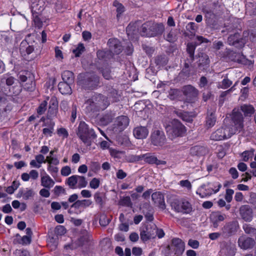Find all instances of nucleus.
<instances>
[{
	"label": "nucleus",
	"instance_id": "f257e3e1",
	"mask_svg": "<svg viewBox=\"0 0 256 256\" xmlns=\"http://www.w3.org/2000/svg\"><path fill=\"white\" fill-rule=\"evenodd\" d=\"M164 30L165 26L162 23L148 21L142 25L140 33L142 36L156 37L162 36Z\"/></svg>",
	"mask_w": 256,
	"mask_h": 256
},
{
	"label": "nucleus",
	"instance_id": "f03ea898",
	"mask_svg": "<svg viewBox=\"0 0 256 256\" xmlns=\"http://www.w3.org/2000/svg\"><path fill=\"white\" fill-rule=\"evenodd\" d=\"M78 84L85 90H93L98 88L100 78L93 73L80 74L78 76Z\"/></svg>",
	"mask_w": 256,
	"mask_h": 256
},
{
	"label": "nucleus",
	"instance_id": "7ed1b4c3",
	"mask_svg": "<svg viewBox=\"0 0 256 256\" xmlns=\"http://www.w3.org/2000/svg\"><path fill=\"white\" fill-rule=\"evenodd\" d=\"M76 134L80 140L86 146H90L92 140L96 138V135L92 128L83 121H81L78 128Z\"/></svg>",
	"mask_w": 256,
	"mask_h": 256
},
{
	"label": "nucleus",
	"instance_id": "20e7f679",
	"mask_svg": "<svg viewBox=\"0 0 256 256\" xmlns=\"http://www.w3.org/2000/svg\"><path fill=\"white\" fill-rule=\"evenodd\" d=\"M166 130L168 138L172 140L184 136L186 131L185 126L176 119L172 120L170 124L166 127Z\"/></svg>",
	"mask_w": 256,
	"mask_h": 256
},
{
	"label": "nucleus",
	"instance_id": "39448f33",
	"mask_svg": "<svg viewBox=\"0 0 256 256\" xmlns=\"http://www.w3.org/2000/svg\"><path fill=\"white\" fill-rule=\"evenodd\" d=\"M221 187V184L218 182H207L202 184L198 188L196 194L201 198H204L218 192Z\"/></svg>",
	"mask_w": 256,
	"mask_h": 256
},
{
	"label": "nucleus",
	"instance_id": "423d86ee",
	"mask_svg": "<svg viewBox=\"0 0 256 256\" xmlns=\"http://www.w3.org/2000/svg\"><path fill=\"white\" fill-rule=\"evenodd\" d=\"M171 206L176 212L183 214H190L194 211L192 204L185 199L174 200L172 202Z\"/></svg>",
	"mask_w": 256,
	"mask_h": 256
},
{
	"label": "nucleus",
	"instance_id": "0eeeda50",
	"mask_svg": "<svg viewBox=\"0 0 256 256\" xmlns=\"http://www.w3.org/2000/svg\"><path fill=\"white\" fill-rule=\"evenodd\" d=\"M20 50L22 55L28 61L34 60L39 54L37 50H34V46L29 45L26 40L20 43Z\"/></svg>",
	"mask_w": 256,
	"mask_h": 256
},
{
	"label": "nucleus",
	"instance_id": "6e6552de",
	"mask_svg": "<svg viewBox=\"0 0 256 256\" xmlns=\"http://www.w3.org/2000/svg\"><path fill=\"white\" fill-rule=\"evenodd\" d=\"M234 134V130H231L229 126H224L213 132L210 139L215 141L222 140L230 138Z\"/></svg>",
	"mask_w": 256,
	"mask_h": 256
},
{
	"label": "nucleus",
	"instance_id": "1a4fd4ad",
	"mask_svg": "<svg viewBox=\"0 0 256 256\" xmlns=\"http://www.w3.org/2000/svg\"><path fill=\"white\" fill-rule=\"evenodd\" d=\"M156 225L150 222L142 227L140 229V237L143 242L156 238Z\"/></svg>",
	"mask_w": 256,
	"mask_h": 256
},
{
	"label": "nucleus",
	"instance_id": "9d476101",
	"mask_svg": "<svg viewBox=\"0 0 256 256\" xmlns=\"http://www.w3.org/2000/svg\"><path fill=\"white\" fill-rule=\"evenodd\" d=\"M232 121L234 126H229L231 130H234V134L237 131H240L244 128V118L239 108H234L232 116Z\"/></svg>",
	"mask_w": 256,
	"mask_h": 256
},
{
	"label": "nucleus",
	"instance_id": "9b49d317",
	"mask_svg": "<svg viewBox=\"0 0 256 256\" xmlns=\"http://www.w3.org/2000/svg\"><path fill=\"white\" fill-rule=\"evenodd\" d=\"M151 144L156 146L162 147L166 144V137L163 131L154 130L150 136Z\"/></svg>",
	"mask_w": 256,
	"mask_h": 256
},
{
	"label": "nucleus",
	"instance_id": "f8f14e48",
	"mask_svg": "<svg viewBox=\"0 0 256 256\" xmlns=\"http://www.w3.org/2000/svg\"><path fill=\"white\" fill-rule=\"evenodd\" d=\"M98 112L105 110L110 104L108 98L102 94H96L91 97Z\"/></svg>",
	"mask_w": 256,
	"mask_h": 256
},
{
	"label": "nucleus",
	"instance_id": "ddd939ff",
	"mask_svg": "<svg viewBox=\"0 0 256 256\" xmlns=\"http://www.w3.org/2000/svg\"><path fill=\"white\" fill-rule=\"evenodd\" d=\"M238 224L237 222H228L222 228V234L224 236L228 237L234 234L237 231Z\"/></svg>",
	"mask_w": 256,
	"mask_h": 256
},
{
	"label": "nucleus",
	"instance_id": "4468645a",
	"mask_svg": "<svg viewBox=\"0 0 256 256\" xmlns=\"http://www.w3.org/2000/svg\"><path fill=\"white\" fill-rule=\"evenodd\" d=\"M216 106L208 108L206 116L205 126L208 128L213 127L216 124Z\"/></svg>",
	"mask_w": 256,
	"mask_h": 256
},
{
	"label": "nucleus",
	"instance_id": "2eb2a0df",
	"mask_svg": "<svg viewBox=\"0 0 256 256\" xmlns=\"http://www.w3.org/2000/svg\"><path fill=\"white\" fill-rule=\"evenodd\" d=\"M182 93L186 96L188 102H191L198 94V90L191 85L184 86L182 90Z\"/></svg>",
	"mask_w": 256,
	"mask_h": 256
},
{
	"label": "nucleus",
	"instance_id": "dca6fc26",
	"mask_svg": "<svg viewBox=\"0 0 256 256\" xmlns=\"http://www.w3.org/2000/svg\"><path fill=\"white\" fill-rule=\"evenodd\" d=\"M110 51L114 54H119L123 48L120 42L117 38H110L108 42Z\"/></svg>",
	"mask_w": 256,
	"mask_h": 256
},
{
	"label": "nucleus",
	"instance_id": "f3484780",
	"mask_svg": "<svg viewBox=\"0 0 256 256\" xmlns=\"http://www.w3.org/2000/svg\"><path fill=\"white\" fill-rule=\"evenodd\" d=\"M184 243L179 238H174L172 240L171 247L174 251V254L176 256H180L182 254L184 250Z\"/></svg>",
	"mask_w": 256,
	"mask_h": 256
},
{
	"label": "nucleus",
	"instance_id": "a211bd4d",
	"mask_svg": "<svg viewBox=\"0 0 256 256\" xmlns=\"http://www.w3.org/2000/svg\"><path fill=\"white\" fill-rule=\"evenodd\" d=\"M240 214L246 222L252 221L253 218L252 210L248 205L242 206L240 208Z\"/></svg>",
	"mask_w": 256,
	"mask_h": 256
},
{
	"label": "nucleus",
	"instance_id": "6ab92c4d",
	"mask_svg": "<svg viewBox=\"0 0 256 256\" xmlns=\"http://www.w3.org/2000/svg\"><path fill=\"white\" fill-rule=\"evenodd\" d=\"M255 244V240L251 238L240 236L238 240L239 246L244 250L252 248Z\"/></svg>",
	"mask_w": 256,
	"mask_h": 256
},
{
	"label": "nucleus",
	"instance_id": "aec40b11",
	"mask_svg": "<svg viewBox=\"0 0 256 256\" xmlns=\"http://www.w3.org/2000/svg\"><path fill=\"white\" fill-rule=\"evenodd\" d=\"M228 43L229 45L234 46L237 48H241L244 46V42L239 33L235 32L230 35L228 38Z\"/></svg>",
	"mask_w": 256,
	"mask_h": 256
},
{
	"label": "nucleus",
	"instance_id": "412c9836",
	"mask_svg": "<svg viewBox=\"0 0 256 256\" xmlns=\"http://www.w3.org/2000/svg\"><path fill=\"white\" fill-rule=\"evenodd\" d=\"M142 160L149 164H155L157 166L164 165L166 164V162L164 160H159L152 153H146L142 154Z\"/></svg>",
	"mask_w": 256,
	"mask_h": 256
},
{
	"label": "nucleus",
	"instance_id": "4be33fe9",
	"mask_svg": "<svg viewBox=\"0 0 256 256\" xmlns=\"http://www.w3.org/2000/svg\"><path fill=\"white\" fill-rule=\"evenodd\" d=\"M226 218V216L220 212H214L210 215V220L214 228H217L219 226V222L224 221Z\"/></svg>",
	"mask_w": 256,
	"mask_h": 256
},
{
	"label": "nucleus",
	"instance_id": "5701e85b",
	"mask_svg": "<svg viewBox=\"0 0 256 256\" xmlns=\"http://www.w3.org/2000/svg\"><path fill=\"white\" fill-rule=\"evenodd\" d=\"M152 200L159 208L164 210L166 206L164 195L160 192H156L152 194Z\"/></svg>",
	"mask_w": 256,
	"mask_h": 256
},
{
	"label": "nucleus",
	"instance_id": "b1692460",
	"mask_svg": "<svg viewBox=\"0 0 256 256\" xmlns=\"http://www.w3.org/2000/svg\"><path fill=\"white\" fill-rule=\"evenodd\" d=\"M229 56L232 60L244 65L250 66L253 64V62L246 59L243 55L238 52H232L230 54Z\"/></svg>",
	"mask_w": 256,
	"mask_h": 256
},
{
	"label": "nucleus",
	"instance_id": "393cba45",
	"mask_svg": "<svg viewBox=\"0 0 256 256\" xmlns=\"http://www.w3.org/2000/svg\"><path fill=\"white\" fill-rule=\"evenodd\" d=\"M134 135L136 138H146L148 134V130L146 126H138L134 128Z\"/></svg>",
	"mask_w": 256,
	"mask_h": 256
},
{
	"label": "nucleus",
	"instance_id": "a878e982",
	"mask_svg": "<svg viewBox=\"0 0 256 256\" xmlns=\"http://www.w3.org/2000/svg\"><path fill=\"white\" fill-rule=\"evenodd\" d=\"M54 181L47 174L45 173L44 175L41 176L40 184L44 188L50 189L54 186Z\"/></svg>",
	"mask_w": 256,
	"mask_h": 256
},
{
	"label": "nucleus",
	"instance_id": "bb28decb",
	"mask_svg": "<svg viewBox=\"0 0 256 256\" xmlns=\"http://www.w3.org/2000/svg\"><path fill=\"white\" fill-rule=\"evenodd\" d=\"M84 106L85 112L87 114L92 115L93 113L98 112L95 104L91 98L85 102Z\"/></svg>",
	"mask_w": 256,
	"mask_h": 256
},
{
	"label": "nucleus",
	"instance_id": "cd10ccee",
	"mask_svg": "<svg viewBox=\"0 0 256 256\" xmlns=\"http://www.w3.org/2000/svg\"><path fill=\"white\" fill-rule=\"evenodd\" d=\"M129 124V118L125 116H121L116 118V125L120 130H124Z\"/></svg>",
	"mask_w": 256,
	"mask_h": 256
},
{
	"label": "nucleus",
	"instance_id": "c85d7f7f",
	"mask_svg": "<svg viewBox=\"0 0 256 256\" xmlns=\"http://www.w3.org/2000/svg\"><path fill=\"white\" fill-rule=\"evenodd\" d=\"M164 39L170 42H174L177 40L176 33L174 30L169 28L164 34Z\"/></svg>",
	"mask_w": 256,
	"mask_h": 256
},
{
	"label": "nucleus",
	"instance_id": "c756f323",
	"mask_svg": "<svg viewBox=\"0 0 256 256\" xmlns=\"http://www.w3.org/2000/svg\"><path fill=\"white\" fill-rule=\"evenodd\" d=\"M70 83L62 82L58 84L59 91L62 94H70L72 92Z\"/></svg>",
	"mask_w": 256,
	"mask_h": 256
},
{
	"label": "nucleus",
	"instance_id": "7c9ffc66",
	"mask_svg": "<svg viewBox=\"0 0 256 256\" xmlns=\"http://www.w3.org/2000/svg\"><path fill=\"white\" fill-rule=\"evenodd\" d=\"M92 202L90 200H77L71 206V208L78 209L80 208H86L88 207L92 204Z\"/></svg>",
	"mask_w": 256,
	"mask_h": 256
},
{
	"label": "nucleus",
	"instance_id": "2f4dec72",
	"mask_svg": "<svg viewBox=\"0 0 256 256\" xmlns=\"http://www.w3.org/2000/svg\"><path fill=\"white\" fill-rule=\"evenodd\" d=\"M174 113L183 121L191 122L193 120L192 117L190 115L188 112H184L182 110H176L174 112Z\"/></svg>",
	"mask_w": 256,
	"mask_h": 256
},
{
	"label": "nucleus",
	"instance_id": "473e14b6",
	"mask_svg": "<svg viewBox=\"0 0 256 256\" xmlns=\"http://www.w3.org/2000/svg\"><path fill=\"white\" fill-rule=\"evenodd\" d=\"M98 68L105 79L110 80L112 78L110 68L107 64H104L102 67L98 66Z\"/></svg>",
	"mask_w": 256,
	"mask_h": 256
},
{
	"label": "nucleus",
	"instance_id": "72a5a7b5",
	"mask_svg": "<svg viewBox=\"0 0 256 256\" xmlns=\"http://www.w3.org/2000/svg\"><path fill=\"white\" fill-rule=\"evenodd\" d=\"M239 110L244 114L245 116H250L254 112V108L250 105L244 104Z\"/></svg>",
	"mask_w": 256,
	"mask_h": 256
},
{
	"label": "nucleus",
	"instance_id": "f704fd0d",
	"mask_svg": "<svg viewBox=\"0 0 256 256\" xmlns=\"http://www.w3.org/2000/svg\"><path fill=\"white\" fill-rule=\"evenodd\" d=\"M62 78L64 82L72 84L74 81V74L70 70H65L62 74Z\"/></svg>",
	"mask_w": 256,
	"mask_h": 256
},
{
	"label": "nucleus",
	"instance_id": "c9c22d12",
	"mask_svg": "<svg viewBox=\"0 0 256 256\" xmlns=\"http://www.w3.org/2000/svg\"><path fill=\"white\" fill-rule=\"evenodd\" d=\"M182 94V90L176 88H171L168 91V96L170 99L174 100L180 98Z\"/></svg>",
	"mask_w": 256,
	"mask_h": 256
},
{
	"label": "nucleus",
	"instance_id": "e433bc0d",
	"mask_svg": "<svg viewBox=\"0 0 256 256\" xmlns=\"http://www.w3.org/2000/svg\"><path fill=\"white\" fill-rule=\"evenodd\" d=\"M196 49V46L192 43H188L187 45L186 52L189 54L190 63H192L194 60V54Z\"/></svg>",
	"mask_w": 256,
	"mask_h": 256
},
{
	"label": "nucleus",
	"instance_id": "4c0bfd02",
	"mask_svg": "<svg viewBox=\"0 0 256 256\" xmlns=\"http://www.w3.org/2000/svg\"><path fill=\"white\" fill-rule=\"evenodd\" d=\"M78 175H73L66 179V184L68 185L70 188H76V184L78 182Z\"/></svg>",
	"mask_w": 256,
	"mask_h": 256
},
{
	"label": "nucleus",
	"instance_id": "58836bf2",
	"mask_svg": "<svg viewBox=\"0 0 256 256\" xmlns=\"http://www.w3.org/2000/svg\"><path fill=\"white\" fill-rule=\"evenodd\" d=\"M118 204L122 206L130 208H132V206L130 198L128 196L120 197L118 202Z\"/></svg>",
	"mask_w": 256,
	"mask_h": 256
},
{
	"label": "nucleus",
	"instance_id": "ea45409f",
	"mask_svg": "<svg viewBox=\"0 0 256 256\" xmlns=\"http://www.w3.org/2000/svg\"><path fill=\"white\" fill-rule=\"evenodd\" d=\"M18 194L20 195V196H22L24 199L27 200L34 196V192L32 189L26 188V190L20 191Z\"/></svg>",
	"mask_w": 256,
	"mask_h": 256
},
{
	"label": "nucleus",
	"instance_id": "a19ab883",
	"mask_svg": "<svg viewBox=\"0 0 256 256\" xmlns=\"http://www.w3.org/2000/svg\"><path fill=\"white\" fill-rule=\"evenodd\" d=\"M108 52L102 50H98L96 52V55L99 60L104 62V64H107V56Z\"/></svg>",
	"mask_w": 256,
	"mask_h": 256
},
{
	"label": "nucleus",
	"instance_id": "79ce46f5",
	"mask_svg": "<svg viewBox=\"0 0 256 256\" xmlns=\"http://www.w3.org/2000/svg\"><path fill=\"white\" fill-rule=\"evenodd\" d=\"M200 62L198 64L199 67L202 66L204 67L203 69L207 68L208 67L210 60L207 55L202 56L200 60Z\"/></svg>",
	"mask_w": 256,
	"mask_h": 256
},
{
	"label": "nucleus",
	"instance_id": "37998d69",
	"mask_svg": "<svg viewBox=\"0 0 256 256\" xmlns=\"http://www.w3.org/2000/svg\"><path fill=\"white\" fill-rule=\"evenodd\" d=\"M254 150L253 148L248 150H245L242 154V160L247 162L249 159L252 158L254 154Z\"/></svg>",
	"mask_w": 256,
	"mask_h": 256
},
{
	"label": "nucleus",
	"instance_id": "c03bdc74",
	"mask_svg": "<svg viewBox=\"0 0 256 256\" xmlns=\"http://www.w3.org/2000/svg\"><path fill=\"white\" fill-rule=\"evenodd\" d=\"M243 229L244 232L252 236H256V228L252 227L250 224H245L243 225Z\"/></svg>",
	"mask_w": 256,
	"mask_h": 256
},
{
	"label": "nucleus",
	"instance_id": "a18cd8bd",
	"mask_svg": "<svg viewBox=\"0 0 256 256\" xmlns=\"http://www.w3.org/2000/svg\"><path fill=\"white\" fill-rule=\"evenodd\" d=\"M54 124H55L54 122L50 121V124H48V128H44L42 130L43 134L46 136H51L54 130Z\"/></svg>",
	"mask_w": 256,
	"mask_h": 256
},
{
	"label": "nucleus",
	"instance_id": "49530a36",
	"mask_svg": "<svg viewBox=\"0 0 256 256\" xmlns=\"http://www.w3.org/2000/svg\"><path fill=\"white\" fill-rule=\"evenodd\" d=\"M77 182L78 188H85L88 184V182L84 176H78Z\"/></svg>",
	"mask_w": 256,
	"mask_h": 256
},
{
	"label": "nucleus",
	"instance_id": "de8ad7c7",
	"mask_svg": "<svg viewBox=\"0 0 256 256\" xmlns=\"http://www.w3.org/2000/svg\"><path fill=\"white\" fill-rule=\"evenodd\" d=\"M84 50L85 48L84 44L80 43L78 44L77 48L72 50V52L76 57H79Z\"/></svg>",
	"mask_w": 256,
	"mask_h": 256
},
{
	"label": "nucleus",
	"instance_id": "09e8293b",
	"mask_svg": "<svg viewBox=\"0 0 256 256\" xmlns=\"http://www.w3.org/2000/svg\"><path fill=\"white\" fill-rule=\"evenodd\" d=\"M110 221V218H108L106 214H103L100 215L99 223L101 226H106L109 224Z\"/></svg>",
	"mask_w": 256,
	"mask_h": 256
},
{
	"label": "nucleus",
	"instance_id": "8fccbe9b",
	"mask_svg": "<svg viewBox=\"0 0 256 256\" xmlns=\"http://www.w3.org/2000/svg\"><path fill=\"white\" fill-rule=\"evenodd\" d=\"M52 192L54 195L57 196H60L62 194H66L65 189L60 186H56L52 190Z\"/></svg>",
	"mask_w": 256,
	"mask_h": 256
},
{
	"label": "nucleus",
	"instance_id": "3c124183",
	"mask_svg": "<svg viewBox=\"0 0 256 256\" xmlns=\"http://www.w3.org/2000/svg\"><path fill=\"white\" fill-rule=\"evenodd\" d=\"M137 29V26L136 24L130 23L126 28V32L128 35H132L134 34V32Z\"/></svg>",
	"mask_w": 256,
	"mask_h": 256
},
{
	"label": "nucleus",
	"instance_id": "603ef678",
	"mask_svg": "<svg viewBox=\"0 0 256 256\" xmlns=\"http://www.w3.org/2000/svg\"><path fill=\"white\" fill-rule=\"evenodd\" d=\"M47 102L46 100L43 101L37 108V113L39 115L44 114L46 110Z\"/></svg>",
	"mask_w": 256,
	"mask_h": 256
},
{
	"label": "nucleus",
	"instance_id": "864d4df0",
	"mask_svg": "<svg viewBox=\"0 0 256 256\" xmlns=\"http://www.w3.org/2000/svg\"><path fill=\"white\" fill-rule=\"evenodd\" d=\"M100 185V180L98 178H93L90 182V186L93 189L98 188Z\"/></svg>",
	"mask_w": 256,
	"mask_h": 256
},
{
	"label": "nucleus",
	"instance_id": "5fc2aeb1",
	"mask_svg": "<svg viewBox=\"0 0 256 256\" xmlns=\"http://www.w3.org/2000/svg\"><path fill=\"white\" fill-rule=\"evenodd\" d=\"M142 49L148 56H152L154 52V48L153 47L147 46L146 44L142 45Z\"/></svg>",
	"mask_w": 256,
	"mask_h": 256
},
{
	"label": "nucleus",
	"instance_id": "6e6d98bb",
	"mask_svg": "<svg viewBox=\"0 0 256 256\" xmlns=\"http://www.w3.org/2000/svg\"><path fill=\"white\" fill-rule=\"evenodd\" d=\"M90 167V170L95 172H98L100 168V164L98 162H91Z\"/></svg>",
	"mask_w": 256,
	"mask_h": 256
},
{
	"label": "nucleus",
	"instance_id": "4d7b16f0",
	"mask_svg": "<svg viewBox=\"0 0 256 256\" xmlns=\"http://www.w3.org/2000/svg\"><path fill=\"white\" fill-rule=\"evenodd\" d=\"M154 62L157 66H162L166 63L165 57L164 56L160 55L156 57Z\"/></svg>",
	"mask_w": 256,
	"mask_h": 256
},
{
	"label": "nucleus",
	"instance_id": "13d9d810",
	"mask_svg": "<svg viewBox=\"0 0 256 256\" xmlns=\"http://www.w3.org/2000/svg\"><path fill=\"white\" fill-rule=\"evenodd\" d=\"M2 80H5L6 82V84L9 86L12 85L14 82V77H12V76H8L6 74H4L3 76Z\"/></svg>",
	"mask_w": 256,
	"mask_h": 256
},
{
	"label": "nucleus",
	"instance_id": "bf43d9fd",
	"mask_svg": "<svg viewBox=\"0 0 256 256\" xmlns=\"http://www.w3.org/2000/svg\"><path fill=\"white\" fill-rule=\"evenodd\" d=\"M58 108H53L49 106L47 114L48 118L50 119L55 116L58 112Z\"/></svg>",
	"mask_w": 256,
	"mask_h": 256
},
{
	"label": "nucleus",
	"instance_id": "052dcab7",
	"mask_svg": "<svg viewBox=\"0 0 256 256\" xmlns=\"http://www.w3.org/2000/svg\"><path fill=\"white\" fill-rule=\"evenodd\" d=\"M128 161L130 162H138L142 160V154L141 155H129L128 156Z\"/></svg>",
	"mask_w": 256,
	"mask_h": 256
},
{
	"label": "nucleus",
	"instance_id": "680f3d73",
	"mask_svg": "<svg viewBox=\"0 0 256 256\" xmlns=\"http://www.w3.org/2000/svg\"><path fill=\"white\" fill-rule=\"evenodd\" d=\"M14 254L15 256H31L30 252L26 250H16Z\"/></svg>",
	"mask_w": 256,
	"mask_h": 256
},
{
	"label": "nucleus",
	"instance_id": "e2e57ef3",
	"mask_svg": "<svg viewBox=\"0 0 256 256\" xmlns=\"http://www.w3.org/2000/svg\"><path fill=\"white\" fill-rule=\"evenodd\" d=\"M232 82L228 78H225L222 82V85L220 88L223 89H226L230 87Z\"/></svg>",
	"mask_w": 256,
	"mask_h": 256
},
{
	"label": "nucleus",
	"instance_id": "0e129e2a",
	"mask_svg": "<svg viewBox=\"0 0 256 256\" xmlns=\"http://www.w3.org/2000/svg\"><path fill=\"white\" fill-rule=\"evenodd\" d=\"M66 232L65 228L62 226H58L56 227L54 232L57 235L62 236Z\"/></svg>",
	"mask_w": 256,
	"mask_h": 256
},
{
	"label": "nucleus",
	"instance_id": "69168bd1",
	"mask_svg": "<svg viewBox=\"0 0 256 256\" xmlns=\"http://www.w3.org/2000/svg\"><path fill=\"white\" fill-rule=\"evenodd\" d=\"M234 194V190L232 189H227L225 195V199L227 202H230L232 198V195Z\"/></svg>",
	"mask_w": 256,
	"mask_h": 256
},
{
	"label": "nucleus",
	"instance_id": "338daca9",
	"mask_svg": "<svg viewBox=\"0 0 256 256\" xmlns=\"http://www.w3.org/2000/svg\"><path fill=\"white\" fill-rule=\"evenodd\" d=\"M94 199L97 204L102 206L103 204L102 194L100 192H96L94 194Z\"/></svg>",
	"mask_w": 256,
	"mask_h": 256
},
{
	"label": "nucleus",
	"instance_id": "774afa93",
	"mask_svg": "<svg viewBox=\"0 0 256 256\" xmlns=\"http://www.w3.org/2000/svg\"><path fill=\"white\" fill-rule=\"evenodd\" d=\"M197 28L196 24L194 22H189L186 26L187 30L190 32L191 33L194 32Z\"/></svg>",
	"mask_w": 256,
	"mask_h": 256
}]
</instances>
